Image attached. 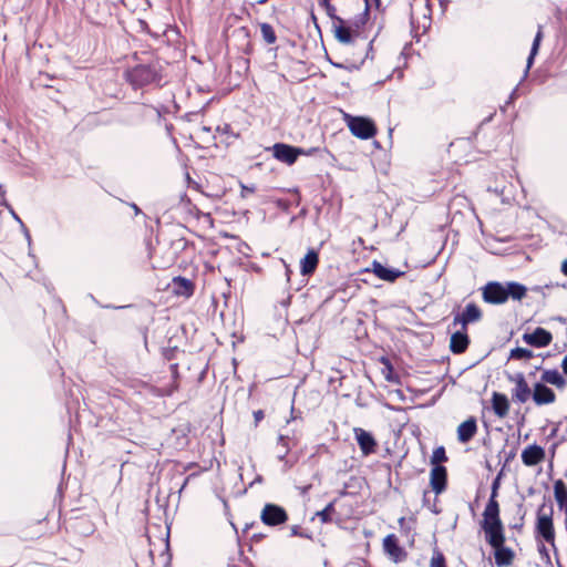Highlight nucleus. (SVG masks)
Here are the masks:
<instances>
[{
	"instance_id": "nucleus-1",
	"label": "nucleus",
	"mask_w": 567,
	"mask_h": 567,
	"mask_svg": "<svg viewBox=\"0 0 567 567\" xmlns=\"http://www.w3.org/2000/svg\"><path fill=\"white\" fill-rule=\"evenodd\" d=\"M485 534L486 543L494 548V558L497 567L509 566L514 558L515 553L512 548L505 546V533L502 522L481 524Z\"/></svg>"
},
{
	"instance_id": "nucleus-2",
	"label": "nucleus",
	"mask_w": 567,
	"mask_h": 567,
	"mask_svg": "<svg viewBox=\"0 0 567 567\" xmlns=\"http://www.w3.org/2000/svg\"><path fill=\"white\" fill-rule=\"evenodd\" d=\"M162 66L157 61L147 64H137L125 71V79L133 89H142L162 80Z\"/></svg>"
},
{
	"instance_id": "nucleus-3",
	"label": "nucleus",
	"mask_w": 567,
	"mask_h": 567,
	"mask_svg": "<svg viewBox=\"0 0 567 567\" xmlns=\"http://www.w3.org/2000/svg\"><path fill=\"white\" fill-rule=\"evenodd\" d=\"M546 504H542L537 511V520H536V533L539 537H542L546 543L550 544L554 549L555 547V528L553 522L554 508L550 504L548 507V513H545Z\"/></svg>"
},
{
	"instance_id": "nucleus-4",
	"label": "nucleus",
	"mask_w": 567,
	"mask_h": 567,
	"mask_svg": "<svg viewBox=\"0 0 567 567\" xmlns=\"http://www.w3.org/2000/svg\"><path fill=\"white\" fill-rule=\"evenodd\" d=\"M346 121L350 132L361 140H369L377 134L374 122L365 116H352L346 114Z\"/></svg>"
},
{
	"instance_id": "nucleus-5",
	"label": "nucleus",
	"mask_w": 567,
	"mask_h": 567,
	"mask_svg": "<svg viewBox=\"0 0 567 567\" xmlns=\"http://www.w3.org/2000/svg\"><path fill=\"white\" fill-rule=\"evenodd\" d=\"M501 476H502V472H499L497 474V476L492 482L491 496H489V499H488V502L485 506V509L483 512V520L481 524H486V522L487 523L502 522V519L499 517V504L496 499L497 494H498V488L501 485Z\"/></svg>"
},
{
	"instance_id": "nucleus-6",
	"label": "nucleus",
	"mask_w": 567,
	"mask_h": 567,
	"mask_svg": "<svg viewBox=\"0 0 567 567\" xmlns=\"http://www.w3.org/2000/svg\"><path fill=\"white\" fill-rule=\"evenodd\" d=\"M260 519L265 525L275 527L288 520V513L280 505L267 503L260 513Z\"/></svg>"
},
{
	"instance_id": "nucleus-7",
	"label": "nucleus",
	"mask_w": 567,
	"mask_h": 567,
	"mask_svg": "<svg viewBox=\"0 0 567 567\" xmlns=\"http://www.w3.org/2000/svg\"><path fill=\"white\" fill-rule=\"evenodd\" d=\"M270 151L277 161L290 166L297 162L299 156H301L302 147L279 142L275 143Z\"/></svg>"
},
{
	"instance_id": "nucleus-8",
	"label": "nucleus",
	"mask_w": 567,
	"mask_h": 567,
	"mask_svg": "<svg viewBox=\"0 0 567 567\" xmlns=\"http://www.w3.org/2000/svg\"><path fill=\"white\" fill-rule=\"evenodd\" d=\"M482 297L486 303L502 305L507 301L506 282L489 281L482 289Z\"/></svg>"
},
{
	"instance_id": "nucleus-9",
	"label": "nucleus",
	"mask_w": 567,
	"mask_h": 567,
	"mask_svg": "<svg viewBox=\"0 0 567 567\" xmlns=\"http://www.w3.org/2000/svg\"><path fill=\"white\" fill-rule=\"evenodd\" d=\"M482 310L474 303H467L461 313H456L453 318L452 326H461V329L467 330V326L482 319Z\"/></svg>"
},
{
	"instance_id": "nucleus-10",
	"label": "nucleus",
	"mask_w": 567,
	"mask_h": 567,
	"mask_svg": "<svg viewBox=\"0 0 567 567\" xmlns=\"http://www.w3.org/2000/svg\"><path fill=\"white\" fill-rule=\"evenodd\" d=\"M507 379L515 383V388L512 390V400L518 403L527 402L533 393L524 374L522 372L508 374Z\"/></svg>"
},
{
	"instance_id": "nucleus-11",
	"label": "nucleus",
	"mask_w": 567,
	"mask_h": 567,
	"mask_svg": "<svg viewBox=\"0 0 567 567\" xmlns=\"http://www.w3.org/2000/svg\"><path fill=\"white\" fill-rule=\"evenodd\" d=\"M523 341L534 348H545L553 341L550 331L545 328L537 327L533 332H525L522 337Z\"/></svg>"
},
{
	"instance_id": "nucleus-12",
	"label": "nucleus",
	"mask_w": 567,
	"mask_h": 567,
	"mask_svg": "<svg viewBox=\"0 0 567 567\" xmlns=\"http://www.w3.org/2000/svg\"><path fill=\"white\" fill-rule=\"evenodd\" d=\"M430 485L436 495L443 493L447 486V470L444 465H434L430 473Z\"/></svg>"
},
{
	"instance_id": "nucleus-13",
	"label": "nucleus",
	"mask_w": 567,
	"mask_h": 567,
	"mask_svg": "<svg viewBox=\"0 0 567 567\" xmlns=\"http://www.w3.org/2000/svg\"><path fill=\"white\" fill-rule=\"evenodd\" d=\"M520 457L524 465L535 466L545 460L546 452L540 445L532 444L523 450Z\"/></svg>"
},
{
	"instance_id": "nucleus-14",
	"label": "nucleus",
	"mask_w": 567,
	"mask_h": 567,
	"mask_svg": "<svg viewBox=\"0 0 567 567\" xmlns=\"http://www.w3.org/2000/svg\"><path fill=\"white\" fill-rule=\"evenodd\" d=\"M355 440L357 443L362 452L363 455H370L375 452L377 450V441L372 433L361 429L357 427L354 429Z\"/></svg>"
},
{
	"instance_id": "nucleus-15",
	"label": "nucleus",
	"mask_w": 567,
	"mask_h": 567,
	"mask_svg": "<svg viewBox=\"0 0 567 567\" xmlns=\"http://www.w3.org/2000/svg\"><path fill=\"white\" fill-rule=\"evenodd\" d=\"M383 548L395 563L402 561L406 557L405 550L399 545V539L394 534L385 536Z\"/></svg>"
},
{
	"instance_id": "nucleus-16",
	"label": "nucleus",
	"mask_w": 567,
	"mask_h": 567,
	"mask_svg": "<svg viewBox=\"0 0 567 567\" xmlns=\"http://www.w3.org/2000/svg\"><path fill=\"white\" fill-rule=\"evenodd\" d=\"M532 398H533L535 404L545 405V404L554 403L556 400V394L553 391V389L547 386L545 383L536 382L534 384V391H533Z\"/></svg>"
},
{
	"instance_id": "nucleus-17",
	"label": "nucleus",
	"mask_w": 567,
	"mask_h": 567,
	"mask_svg": "<svg viewBox=\"0 0 567 567\" xmlns=\"http://www.w3.org/2000/svg\"><path fill=\"white\" fill-rule=\"evenodd\" d=\"M470 342L467 330H456L451 334L450 350L453 354H462L467 350Z\"/></svg>"
},
{
	"instance_id": "nucleus-18",
	"label": "nucleus",
	"mask_w": 567,
	"mask_h": 567,
	"mask_svg": "<svg viewBox=\"0 0 567 567\" xmlns=\"http://www.w3.org/2000/svg\"><path fill=\"white\" fill-rule=\"evenodd\" d=\"M372 271L379 279L389 282H394L399 277L404 275V271L385 266L377 260L372 261Z\"/></svg>"
},
{
	"instance_id": "nucleus-19",
	"label": "nucleus",
	"mask_w": 567,
	"mask_h": 567,
	"mask_svg": "<svg viewBox=\"0 0 567 567\" xmlns=\"http://www.w3.org/2000/svg\"><path fill=\"white\" fill-rule=\"evenodd\" d=\"M332 31L334 38L342 44H351L359 37L352 27L346 24L344 20L343 23H333Z\"/></svg>"
},
{
	"instance_id": "nucleus-20",
	"label": "nucleus",
	"mask_w": 567,
	"mask_h": 567,
	"mask_svg": "<svg viewBox=\"0 0 567 567\" xmlns=\"http://www.w3.org/2000/svg\"><path fill=\"white\" fill-rule=\"evenodd\" d=\"M477 432V421L474 416H470L457 427V440L465 444L468 443Z\"/></svg>"
},
{
	"instance_id": "nucleus-21",
	"label": "nucleus",
	"mask_w": 567,
	"mask_h": 567,
	"mask_svg": "<svg viewBox=\"0 0 567 567\" xmlns=\"http://www.w3.org/2000/svg\"><path fill=\"white\" fill-rule=\"evenodd\" d=\"M492 409L498 417H505L509 410V401L507 396L499 392L492 395Z\"/></svg>"
},
{
	"instance_id": "nucleus-22",
	"label": "nucleus",
	"mask_w": 567,
	"mask_h": 567,
	"mask_svg": "<svg viewBox=\"0 0 567 567\" xmlns=\"http://www.w3.org/2000/svg\"><path fill=\"white\" fill-rule=\"evenodd\" d=\"M319 255L316 250L310 249L301 259L300 267L303 276H310L317 269Z\"/></svg>"
},
{
	"instance_id": "nucleus-23",
	"label": "nucleus",
	"mask_w": 567,
	"mask_h": 567,
	"mask_svg": "<svg viewBox=\"0 0 567 567\" xmlns=\"http://www.w3.org/2000/svg\"><path fill=\"white\" fill-rule=\"evenodd\" d=\"M174 290L177 295L184 297H190L194 293L195 285L192 280L185 277H175L173 279Z\"/></svg>"
},
{
	"instance_id": "nucleus-24",
	"label": "nucleus",
	"mask_w": 567,
	"mask_h": 567,
	"mask_svg": "<svg viewBox=\"0 0 567 567\" xmlns=\"http://www.w3.org/2000/svg\"><path fill=\"white\" fill-rule=\"evenodd\" d=\"M554 496L560 509L565 511L567 516V486L563 480L554 483Z\"/></svg>"
},
{
	"instance_id": "nucleus-25",
	"label": "nucleus",
	"mask_w": 567,
	"mask_h": 567,
	"mask_svg": "<svg viewBox=\"0 0 567 567\" xmlns=\"http://www.w3.org/2000/svg\"><path fill=\"white\" fill-rule=\"evenodd\" d=\"M543 383H549L551 385L561 389L566 385L567 381L557 369L545 370L542 374Z\"/></svg>"
},
{
	"instance_id": "nucleus-26",
	"label": "nucleus",
	"mask_w": 567,
	"mask_h": 567,
	"mask_svg": "<svg viewBox=\"0 0 567 567\" xmlns=\"http://www.w3.org/2000/svg\"><path fill=\"white\" fill-rule=\"evenodd\" d=\"M506 292L507 300L511 298L516 301H520L524 297H526L527 288L520 282L517 281H507L506 282Z\"/></svg>"
},
{
	"instance_id": "nucleus-27",
	"label": "nucleus",
	"mask_w": 567,
	"mask_h": 567,
	"mask_svg": "<svg viewBox=\"0 0 567 567\" xmlns=\"http://www.w3.org/2000/svg\"><path fill=\"white\" fill-rule=\"evenodd\" d=\"M542 40H543V31H542V27L539 25L538 31H537V33H536V35L534 38L533 44H532L529 55L527 58V63H526V69L524 71V76H527V74L529 72V69L534 64V60H535V56L538 53Z\"/></svg>"
},
{
	"instance_id": "nucleus-28",
	"label": "nucleus",
	"mask_w": 567,
	"mask_h": 567,
	"mask_svg": "<svg viewBox=\"0 0 567 567\" xmlns=\"http://www.w3.org/2000/svg\"><path fill=\"white\" fill-rule=\"evenodd\" d=\"M364 2V10L362 13H360L358 17H355V19L352 21V23L350 24V27L353 28V30L360 35V29L362 27L365 25V23L368 22L369 20V17H370V9H371V4H370V0H363Z\"/></svg>"
},
{
	"instance_id": "nucleus-29",
	"label": "nucleus",
	"mask_w": 567,
	"mask_h": 567,
	"mask_svg": "<svg viewBox=\"0 0 567 567\" xmlns=\"http://www.w3.org/2000/svg\"><path fill=\"white\" fill-rule=\"evenodd\" d=\"M318 3L324 9L327 16L333 20V23H343V19L337 14V9L331 3V0H318Z\"/></svg>"
},
{
	"instance_id": "nucleus-30",
	"label": "nucleus",
	"mask_w": 567,
	"mask_h": 567,
	"mask_svg": "<svg viewBox=\"0 0 567 567\" xmlns=\"http://www.w3.org/2000/svg\"><path fill=\"white\" fill-rule=\"evenodd\" d=\"M260 31L262 39L265 40L266 43L272 44L276 42L277 35L271 24L267 22L261 23Z\"/></svg>"
},
{
	"instance_id": "nucleus-31",
	"label": "nucleus",
	"mask_w": 567,
	"mask_h": 567,
	"mask_svg": "<svg viewBox=\"0 0 567 567\" xmlns=\"http://www.w3.org/2000/svg\"><path fill=\"white\" fill-rule=\"evenodd\" d=\"M534 357L533 351L527 348L516 347L511 350L509 359L512 360H529Z\"/></svg>"
},
{
	"instance_id": "nucleus-32",
	"label": "nucleus",
	"mask_w": 567,
	"mask_h": 567,
	"mask_svg": "<svg viewBox=\"0 0 567 567\" xmlns=\"http://www.w3.org/2000/svg\"><path fill=\"white\" fill-rule=\"evenodd\" d=\"M334 503L330 502L322 511L317 513V516L321 520L322 524H328L332 522V514L334 513Z\"/></svg>"
},
{
	"instance_id": "nucleus-33",
	"label": "nucleus",
	"mask_w": 567,
	"mask_h": 567,
	"mask_svg": "<svg viewBox=\"0 0 567 567\" xmlns=\"http://www.w3.org/2000/svg\"><path fill=\"white\" fill-rule=\"evenodd\" d=\"M447 461V455L445 452L444 446L436 447L431 456V464L434 465H442V463Z\"/></svg>"
},
{
	"instance_id": "nucleus-34",
	"label": "nucleus",
	"mask_w": 567,
	"mask_h": 567,
	"mask_svg": "<svg viewBox=\"0 0 567 567\" xmlns=\"http://www.w3.org/2000/svg\"><path fill=\"white\" fill-rule=\"evenodd\" d=\"M430 567H447L445 556L437 548L433 550Z\"/></svg>"
},
{
	"instance_id": "nucleus-35",
	"label": "nucleus",
	"mask_w": 567,
	"mask_h": 567,
	"mask_svg": "<svg viewBox=\"0 0 567 567\" xmlns=\"http://www.w3.org/2000/svg\"><path fill=\"white\" fill-rule=\"evenodd\" d=\"M289 441H290V436L289 435H284V434L279 435V437H278V445L284 447V454H278V456H277L279 461H284L285 457L287 456V454H288V452L290 450Z\"/></svg>"
},
{
	"instance_id": "nucleus-36",
	"label": "nucleus",
	"mask_w": 567,
	"mask_h": 567,
	"mask_svg": "<svg viewBox=\"0 0 567 567\" xmlns=\"http://www.w3.org/2000/svg\"><path fill=\"white\" fill-rule=\"evenodd\" d=\"M316 154H319L321 157H323L324 154H328L327 148H320V147H309L303 148L301 155L303 156H313Z\"/></svg>"
},
{
	"instance_id": "nucleus-37",
	"label": "nucleus",
	"mask_w": 567,
	"mask_h": 567,
	"mask_svg": "<svg viewBox=\"0 0 567 567\" xmlns=\"http://www.w3.org/2000/svg\"><path fill=\"white\" fill-rule=\"evenodd\" d=\"M290 536L295 537H303V538H311V535L308 533H303L301 528L298 525H293L290 528Z\"/></svg>"
},
{
	"instance_id": "nucleus-38",
	"label": "nucleus",
	"mask_w": 567,
	"mask_h": 567,
	"mask_svg": "<svg viewBox=\"0 0 567 567\" xmlns=\"http://www.w3.org/2000/svg\"><path fill=\"white\" fill-rule=\"evenodd\" d=\"M255 192H256V186L255 185L247 186V185L241 184V197L245 198L249 194H252Z\"/></svg>"
},
{
	"instance_id": "nucleus-39",
	"label": "nucleus",
	"mask_w": 567,
	"mask_h": 567,
	"mask_svg": "<svg viewBox=\"0 0 567 567\" xmlns=\"http://www.w3.org/2000/svg\"><path fill=\"white\" fill-rule=\"evenodd\" d=\"M538 551H539L540 556L543 557V559H545L547 563L550 561L549 553L544 544H540L538 546Z\"/></svg>"
},
{
	"instance_id": "nucleus-40",
	"label": "nucleus",
	"mask_w": 567,
	"mask_h": 567,
	"mask_svg": "<svg viewBox=\"0 0 567 567\" xmlns=\"http://www.w3.org/2000/svg\"><path fill=\"white\" fill-rule=\"evenodd\" d=\"M265 417V413L262 410H257L254 412L255 426Z\"/></svg>"
},
{
	"instance_id": "nucleus-41",
	"label": "nucleus",
	"mask_w": 567,
	"mask_h": 567,
	"mask_svg": "<svg viewBox=\"0 0 567 567\" xmlns=\"http://www.w3.org/2000/svg\"><path fill=\"white\" fill-rule=\"evenodd\" d=\"M20 227H21V230H22V233H23V235H24L25 239H27V240H28V243L30 244V243H31V235H30L29 229L27 228V226L24 225V223H21Z\"/></svg>"
},
{
	"instance_id": "nucleus-42",
	"label": "nucleus",
	"mask_w": 567,
	"mask_h": 567,
	"mask_svg": "<svg viewBox=\"0 0 567 567\" xmlns=\"http://www.w3.org/2000/svg\"><path fill=\"white\" fill-rule=\"evenodd\" d=\"M436 502H437V497L435 496V497H434V502H433V504H432V505L430 504V505L427 506V508H429L432 513H434V514H439V513H441V509L436 506Z\"/></svg>"
},
{
	"instance_id": "nucleus-43",
	"label": "nucleus",
	"mask_w": 567,
	"mask_h": 567,
	"mask_svg": "<svg viewBox=\"0 0 567 567\" xmlns=\"http://www.w3.org/2000/svg\"><path fill=\"white\" fill-rule=\"evenodd\" d=\"M310 20L312 21V23L315 24L316 29L318 31H320V27H319V23H318V18L317 16L315 14L313 11L310 12Z\"/></svg>"
},
{
	"instance_id": "nucleus-44",
	"label": "nucleus",
	"mask_w": 567,
	"mask_h": 567,
	"mask_svg": "<svg viewBox=\"0 0 567 567\" xmlns=\"http://www.w3.org/2000/svg\"><path fill=\"white\" fill-rule=\"evenodd\" d=\"M524 515H525V513H523V514H522V516H520V522H519V523H516V524H514V525H511V528H514V529H520V528H523V525H524V523H523V520H524Z\"/></svg>"
},
{
	"instance_id": "nucleus-45",
	"label": "nucleus",
	"mask_w": 567,
	"mask_h": 567,
	"mask_svg": "<svg viewBox=\"0 0 567 567\" xmlns=\"http://www.w3.org/2000/svg\"><path fill=\"white\" fill-rule=\"evenodd\" d=\"M8 210L10 212V214H11L12 218H13L16 221H18L20 225H21V223H23V221L21 220V218L19 217V215L14 212V209H13L12 207H11V209H8Z\"/></svg>"
},
{
	"instance_id": "nucleus-46",
	"label": "nucleus",
	"mask_w": 567,
	"mask_h": 567,
	"mask_svg": "<svg viewBox=\"0 0 567 567\" xmlns=\"http://www.w3.org/2000/svg\"><path fill=\"white\" fill-rule=\"evenodd\" d=\"M422 502H423V506H429L430 505V499H429V492H424L423 493V498H422Z\"/></svg>"
},
{
	"instance_id": "nucleus-47",
	"label": "nucleus",
	"mask_w": 567,
	"mask_h": 567,
	"mask_svg": "<svg viewBox=\"0 0 567 567\" xmlns=\"http://www.w3.org/2000/svg\"><path fill=\"white\" fill-rule=\"evenodd\" d=\"M372 49H373V40H371L368 44V50H367V53H365V58L364 59H368L370 58V53H372Z\"/></svg>"
},
{
	"instance_id": "nucleus-48",
	"label": "nucleus",
	"mask_w": 567,
	"mask_h": 567,
	"mask_svg": "<svg viewBox=\"0 0 567 567\" xmlns=\"http://www.w3.org/2000/svg\"><path fill=\"white\" fill-rule=\"evenodd\" d=\"M130 206L133 208L135 215L142 214L141 208L135 203H131Z\"/></svg>"
},
{
	"instance_id": "nucleus-49",
	"label": "nucleus",
	"mask_w": 567,
	"mask_h": 567,
	"mask_svg": "<svg viewBox=\"0 0 567 567\" xmlns=\"http://www.w3.org/2000/svg\"><path fill=\"white\" fill-rule=\"evenodd\" d=\"M561 368H563L564 373L567 375V354L563 359Z\"/></svg>"
},
{
	"instance_id": "nucleus-50",
	"label": "nucleus",
	"mask_w": 567,
	"mask_h": 567,
	"mask_svg": "<svg viewBox=\"0 0 567 567\" xmlns=\"http://www.w3.org/2000/svg\"><path fill=\"white\" fill-rule=\"evenodd\" d=\"M1 198L2 199L0 202V205L6 207L7 209H11L12 206L6 200V198L4 197H1Z\"/></svg>"
},
{
	"instance_id": "nucleus-51",
	"label": "nucleus",
	"mask_w": 567,
	"mask_h": 567,
	"mask_svg": "<svg viewBox=\"0 0 567 567\" xmlns=\"http://www.w3.org/2000/svg\"><path fill=\"white\" fill-rule=\"evenodd\" d=\"M561 272L567 276V259H565L561 264Z\"/></svg>"
},
{
	"instance_id": "nucleus-52",
	"label": "nucleus",
	"mask_w": 567,
	"mask_h": 567,
	"mask_svg": "<svg viewBox=\"0 0 567 567\" xmlns=\"http://www.w3.org/2000/svg\"><path fill=\"white\" fill-rule=\"evenodd\" d=\"M264 535L262 534H254L251 539L252 540H256V542H259L260 539H262Z\"/></svg>"
},
{
	"instance_id": "nucleus-53",
	"label": "nucleus",
	"mask_w": 567,
	"mask_h": 567,
	"mask_svg": "<svg viewBox=\"0 0 567 567\" xmlns=\"http://www.w3.org/2000/svg\"><path fill=\"white\" fill-rule=\"evenodd\" d=\"M517 89H514L513 92L509 95V100L507 101V104L512 102V100L516 96Z\"/></svg>"
},
{
	"instance_id": "nucleus-54",
	"label": "nucleus",
	"mask_w": 567,
	"mask_h": 567,
	"mask_svg": "<svg viewBox=\"0 0 567 567\" xmlns=\"http://www.w3.org/2000/svg\"><path fill=\"white\" fill-rule=\"evenodd\" d=\"M336 68H339V69H347V70H350V68L346 66L344 64L342 63H333L331 62Z\"/></svg>"
},
{
	"instance_id": "nucleus-55",
	"label": "nucleus",
	"mask_w": 567,
	"mask_h": 567,
	"mask_svg": "<svg viewBox=\"0 0 567 567\" xmlns=\"http://www.w3.org/2000/svg\"><path fill=\"white\" fill-rule=\"evenodd\" d=\"M6 195V189L2 185H0V197H4Z\"/></svg>"
},
{
	"instance_id": "nucleus-56",
	"label": "nucleus",
	"mask_w": 567,
	"mask_h": 567,
	"mask_svg": "<svg viewBox=\"0 0 567 567\" xmlns=\"http://www.w3.org/2000/svg\"><path fill=\"white\" fill-rule=\"evenodd\" d=\"M556 447H557V443H555V444L551 446V449H550L551 457H554V455H555V450H556Z\"/></svg>"
},
{
	"instance_id": "nucleus-57",
	"label": "nucleus",
	"mask_w": 567,
	"mask_h": 567,
	"mask_svg": "<svg viewBox=\"0 0 567 567\" xmlns=\"http://www.w3.org/2000/svg\"><path fill=\"white\" fill-rule=\"evenodd\" d=\"M372 1L374 3L375 8L379 9L381 6V0H372Z\"/></svg>"
},
{
	"instance_id": "nucleus-58",
	"label": "nucleus",
	"mask_w": 567,
	"mask_h": 567,
	"mask_svg": "<svg viewBox=\"0 0 567 567\" xmlns=\"http://www.w3.org/2000/svg\"><path fill=\"white\" fill-rule=\"evenodd\" d=\"M557 433V427H554L549 434V437H554Z\"/></svg>"
},
{
	"instance_id": "nucleus-59",
	"label": "nucleus",
	"mask_w": 567,
	"mask_h": 567,
	"mask_svg": "<svg viewBox=\"0 0 567 567\" xmlns=\"http://www.w3.org/2000/svg\"><path fill=\"white\" fill-rule=\"evenodd\" d=\"M127 306H120V307H113V306H105V308H113V309H123V308H126Z\"/></svg>"
},
{
	"instance_id": "nucleus-60",
	"label": "nucleus",
	"mask_w": 567,
	"mask_h": 567,
	"mask_svg": "<svg viewBox=\"0 0 567 567\" xmlns=\"http://www.w3.org/2000/svg\"><path fill=\"white\" fill-rule=\"evenodd\" d=\"M285 268H286V275L287 277L289 278V274L291 272L290 269L288 268V266L285 264Z\"/></svg>"
},
{
	"instance_id": "nucleus-61",
	"label": "nucleus",
	"mask_w": 567,
	"mask_h": 567,
	"mask_svg": "<svg viewBox=\"0 0 567 567\" xmlns=\"http://www.w3.org/2000/svg\"><path fill=\"white\" fill-rule=\"evenodd\" d=\"M268 1H269V0H258V3H259V4H265V3H267Z\"/></svg>"
},
{
	"instance_id": "nucleus-62",
	"label": "nucleus",
	"mask_w": 567,
	"mask_h": 567,
	"mask_svg": "<svg viewBox=\"0 0 567 567\" xmlns=\"http://www.w3.org/2000/svg\"><path fill=\"white\" fill-rule=\"evenodd\" d=\"M513 456H514V454H513V453H511V454L507 456L506 462H508Z\"/></svg>"
},
{
	"instance_id": "nucleus-63",
	"label": "nucleus",
	"mask_w": 567,
	"mask_h": 567,
	"mask_svg": "<svg viewBox=\"0 0 567 567\" xmlns=\"http://www.w3.org/2000/svg\"><path fill=\"white\" fill-rule=\"evenodd\" d=\"M528 494H529V495L534 494V488H533V487H530V488L528 489Z\"/></svg>"
},
{
	"instance_id": "nucleus-64",
	"label": "nucleus",
	"mask_w": 567,
	"mask_h": 567,
	"mask_svg": "<svg viewBox=\"0 0 567 567\" xmlns=\"http://www.w3.org/2000/svg\"><path fill=\"white\" fill-rule=\"evenodd\" d=\"M399 522H400V524H403V523H404V517H401V518L399 519Z\"/></svg>"
}]
</instances>
